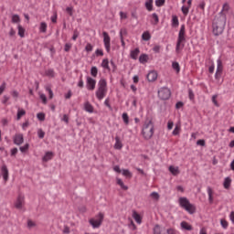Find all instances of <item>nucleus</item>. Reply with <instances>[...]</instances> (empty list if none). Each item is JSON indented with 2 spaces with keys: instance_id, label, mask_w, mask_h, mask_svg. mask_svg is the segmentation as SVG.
<instances>
[{
  "instance_id": "obj_1",
  "label": "nucleus",
  "mask_w": 234,
  "mask_h": 234,
  "mask_svg": "<svg viewBox=\"0 0 234 234\" xmlns=\"http://www.w3.org/2000/svg\"><path fill=\"white\" fill-rule=\"evenodd\" d=\"M212 32L214 36H220L226 28V16L220 13L218 16H216L212 23Z\"/></svg>"
},
{
  "instance_id": "obj_2",
  "label": "nucleus",
  "mask_w": 234,
  "mask_h": 234,
  "mask_svg": "<svg viewBox=\"0 0 234 234\" xmlns=\"http://www.w3.org/2000/svg\"><path fill=\"white\" fill-rule=\"evenodd\" d=\"M142 134L144 140H151L153 138V134H154V123H153L152 119H147L144 122L142 129Z\"/></svg>"
},
{
  "instance_id": "obj_3",
  "label": "nucleus",
  "mask_w": 234,
  "mask_h": 234,
  "mask_svg": "<svg viewBox=\"0 0 234 234\" xmlns=\"http://www.w3.org/2000/svg\"><path fill=\"white\" fill-rule=\"evenodd\" d=\"M186 47V25H182L178 33L177 42L176 46V54H180Z\"/></svg>"
},
{
  "instance_id": "obj_4",
  "label": "nucleus",
  "mask_w": 234,
  "mask_h": 234,
  "mask_svg": "<svg viewBox=\"0 0 234 234\" xmlns=\"http://www.w3.org/2000/svg\"><path fill=\"white\" fill-rule=\"evenodd\" d=\"M178 203L180 207L187 211V213H189L190 215H194V213H197V207L194 204H191L187 197H179Z\"/></svg>"
},
{
  "instance_id": "obj_5",
  "label": "nucleus",
  "mask_w": 234,
  "mask_h": 234,
  "mask_svg": "<svg viewBox=\"0 0 234 234\" xmlns=\"http://www.w3.org/2000/svg\"><path fill=\"white\" fill-rule=\"evenodd\" d=\"M99 87L96 90V98L99 101H101L105 98V96H107V80L105 79H101L99 81Z\"/></svg>"
},
{
  "instance_id": "obj_6",
  "label": "nucleus",
  "mask_w": 234,
  "mask_h": 234,
  "mask_svg": "<svg viewBox=\"0 0 234 234\" xmlns=\"http://www.w3.org/2000/svg\"><path fill=\"white\" fill-rule=\"evenodd\" d=\"M97 219L94 218H90L89 220L90 226H92V228L94 229L100 228V226H101V224L103 223V218H105V215L101 212H100L97 216H96Z\"/></svg>"
},
{
  "instance_id": "obj_7",
  "label": "nucleus",
  "mask_w": 234,
  "mask_h": 234,
  "mask_svg": "<svg viewBox=\"0 0 234 234\" xmlns=\"http://www.w3.org/2000/svg\"><path fill=\"white\" fill-rule=\"evenodd\" d=\"M158 98L163 101L169 100V98H171V90L165 87L161 88L158 90Z\"/></svg>"
},
{
  "instance_id": "obj_8",
  "label": "nucleus",
  "mask_w": 234,
  "mask_h": 234,
  "mask_svg": "<svg viewBox=\"0 0 234 234\" xmlns=\"http://www.w3.org/2000/svg\"><path fill=\"white\" fill-rule=\"evenodd\" d=\"M217 70H216V74H215V80H220V78H222V72L224 70V66L222 65V60L220 58H218L217 60Z\"/></svg>"
},
{
  "instance_id": "obj_9",
  "label": "nucleus",
  "mask_w": 234,
  "mask_h": 234,
  "mask_svg": "<svg viewBox=\"0 0 234 234\" xmlns=\"http://www.w3.org/2000/svg\"><path fill=\"white\" fill-rule=\"evenodd\" d=\"M102 36H103V43H104L105 49L109 53L111 52V37L109 36V33L105 31L102 32Z\"/></svg>"
},
{
  "instance_id": "obj_10",
  "label": "nucleus",
  "mask_w": 234,
  "mask_h": 234,
  "mask_svg": "<svg viewBox=\"0 0 234 234\" xmlns=\"http://www.w3.org/2000/svg\"><path fill=\"white\" fill-rule=\"evenodd\" d=\"M86 87L88 90H94V89H96V80L92 79L91 77H87Z\"/></svg>"
},
{
  "instance_id": "obj_11",
  "label": "nucleus",
  "mask_w": 234,
  "mask_h": 234,
  "mask_svg": "<svg viewBox=\"0 0 234 234\" xmlns=\"http://www.w3.org/2000/svg\"><path fill=\"white\" fill-rule=\"evenodd\" d=\"M13 142L15 145H21L23 142H25V137L23 136V133H16L13 137Z\"/></svg>"
},
{
  "instance_id": "obj_12",
  "label": "nucleus",
  "mask_w": 234,
  "mask_h": 234,
  "mask_svg": "<svg viewBox=\"0 0 234 234\" xmlns=\"http://www.w3.org/2000/svg\"><path fill=\"white\" fill-rule=\"evenodd\" d=\"M23 204H25V197L19 195L16 202L15 203V207L16 209H23Z\"/></svg>"
},
{
  "instance_id": "obj_13",
  "label": "nucleus",
  "mask_w": 234,
  "mask_h": 234,
  "mask_svg": "<svg viewBox=\"0 0 234 234\" xmlns=\"http://www.w3.org/2000/svg\"><path fill=\"white\" fill-rule=\"evenodd\" d=\"M148 81H156V80L158 79V73H156V71L153 70L150 71L147 76H146Z\"/></svg>"
},
{
  "instance_id": "obj_14",
  "label": "nucleus",
  "mask_w": 234,
  "mask_h": 234,
  "mask_svg": "<svg viewBox=\"0 0 234 234\" xmlns=\"http://www.w3.org/2000/svg\"><path fill=\"white\" fill-rule=\"evenodd\" d=\"M1 173L3 175V178L5 180V182L8 181V168L6 167V165H3L1 167Z\"/></svg>"
},
{
  "instance_id": "obj_15",
  "label": "nucleus",
  "mask_w": 234,
  "mask_h": 234,
  "mask_svg": "<svg viewBox=\"0 0 234 234\" xmlns=\"http://www.w3.org/2000/svg\"><path fill=\"white\" fill-rule=\"evenodd\" d=\"M149 61V55L143 53L139 57V62L142 63V65H145Z\"/></svg>"
},
{
  "instance_id": "obj_16",
  "label": "nucleus",
  "mask_w": 234,
  "mask_h": 234,
  "mask_svg": "<svg viewBox=\"0 0 234 234\" xmlns=\"http://www.w3.org/2000/svg\"><path fill=\"white\" fill-rule=\"evenodd\" d=\"M207 191L208 195V202L209 204H213V201H214L213 195L215 192L213 191V188H211V186H207Z\"/></svg>"
},
{
  "instance_id": "obj_17",
  "label": "nucleus",
  "mask_w": 234,
  "mask_h": 234,
  "mask_svg": "<svg viewBox=\"0 0 234 234\" xmlns=\"http://www.w3.org/2000/svg\"><path fill=\"white\" fill-rule=\"evenodd\" d=\"M139 55H140V48H136L135 49L131 51L130 58L132 59H138Z\"/></svg>"
},
{
  "instance_id": "obj_18",
  "label": "nucleus",
  "mask_w": 234,
  "mask_h": 234,
  "mask_svg": "<svg viewBox=\"0 0 234 234\" xmlns=\"http://www.w3.org/2000/svg\"><path fill=\"white\" fill-rule=\"evenodd\" d=\"M84 110L86 111V112H94V107L89 101L84 103Z\"/></svg>"
},
{
  "instance_id": "obj_19",
  "label": "nucleus",
  "mask_w": 234,
  "mask_h": 234,
  "mask_svg": "<svg viewBox=\"0 0 234 234\" xmlns=\"http://www.w3.org/2000/svg\"><path fill=\"white\" fill-rule=\"evenodd\" d=\"M52 158H54V153L47 152L43 156L42 160L43 162H48L49 160H52Z\"/></svg>"
},
{
  "instance_id": "obj_20",
  "label": "nucleus",
  "mask_w": 234,
  "mask_h": 234,
  "mask_svg": "<svg viewBox=\"0 0 234 234\" xmlns=\"http://www.w3.org/2000/svg\"><path fill=\"white\" fill-rule=\"evenodd\" d=\"M133 218H134L137 224H142V217L140 214H138V212H136V210H133Z\"/></svg>"
},
{
  "instance_id": "obj_21",
  "label": "nucleus",
  "mask_w": 234,
  "mask_h": 234,
  "mask_svg": "<svg viewBox=\"0 0 234 234\" xmlns=\"http://www.w3.org/2000/svg\"><path fill=\"white\" fill-rule=\"evenodd\" d=\"M123 147V144H122V141L120 140V136L115 137V144H114V149H122Z\"/></svg>"
},
{
  "instance_id": "obj_22",
  "label": "nucleus",
  "mask_w": 234,
  "mask_h": 234,
  "mask_svg": "<svg viewBox=\"0 0 234 234\" xmlns=\"http://www.w3.org/2000/svg\"><path fill=\"white\" fill-rule=\"evenodd\" d=\"M169 171L170 173H172V175H174V176H176L177 175H180V170L178 169L177 166H173V165H170L169 166Z\"/></svg>"
},
{
  "instance_id": "obj_23",
  "label": "nucleus",
  "mask_w": 234,
  "mask_h": 234,
  "mask_svg": "<svg viewBox=\"0 0 234 234\" xmlns=\"http://www.w3.org/2000/svg\"><path fill=\"white\" fill-rule=\"evenodd\" d=\"M181 228L182 229H186V231H191L193 229V227L189 225L186 221L181 222Z\"/></svg>"
},
{
  "instance_id": "obj_24",
  "label": "nucleus",
  "mask_w": 234,
  "mask_h": 234,
  "mask_svg": "<svg viewBox=\"0 0 234 234\" xmlns=\"http://www.w3.org/2000/svg\"><path fill=\"white\" fill-rule=\"evenodd\" d=\"M144 6L148 12H153V0H146Z\"/></svg>"
},
{
  "instance_id": "obj_25",
  "label": "nucleus",
  "mask_w": 234,
  "mask_h": 234,
  "mask_svg": "<svg viewBox=\"0 0 234 234\" xmlns=\"http://www.w3.org/2000/svg\"><path fill=\"white\" fill-rule=\"evenodd\" d=\"M101 66L102 69H106V70L111 71V67H109V58L102 59Z\"/></svg>"
},
{
  "instance_id": "obj_26",
  "label": "nucleus",
  "mask_w": 234,
  "mask_h": 234,
  "mask_svg": "<svg viewBox=\"0 0 234 234\" xmlns=\"http://www.w3.org/2000/svg\"><path fill=\"white\" fill-rule=\"evenodd\" d=\"M172 69L176 72V74H180V64L176 61L172 63Z\"/></svg>"
},
{
  "instance_id": "obj_27",
  "label": "nucleus",
  "mask_w": 234,
  "mask_h": 234,
  "mask_svg": "<svg viewBox=\"0 0 234 234\" xmlns=\"http://www.w3.org/2000/svg\"><path fill=\"white\" fill-rule=\"evenodd\" d=\"M117 184L120 186L121 189H123V191H127V189H129V186H125L121 178H117Z\"/></svg>"
},
{
  "instance_id": "obj_28",
  "label": "nucleus",
  "mask_w": 234,
  "mask_h": 234,
  "mask_svg": "<svg viewBox=\"0 0 234 234\" xmlns=\"http://www.w3.org/2000/svg\"><path fill=\"white\" fill-rule=\"evenodd\" d=\"M223 186L225 189H229L231 186V178L230 177H226L223 183Z\"/></svg>"
},
{
  "instance_id": "obj_29",
  "label": "nucleus",
  "mask_w": 234,
  "mask_h": 234,
  "mask_svg": "<svg viewBox=\"0 0 234 234\" xmlns=\"http://www.w3.org/2000/svg\"><path fill=\"white\" fill-rule=\"evenodd\" d=\"M143 41H149L151 39V33L149 31L144 32L142 35Z\"/></svg>"
},
{
  "instance_id": "obj_30",
  "label": "nucleus",
  "mask_w": 234,
  "mask_h": 234,
  "mask_svg": "<svg viewBox=\"0 0 234 234\" xmlns=\"http://www.w3.org/2000/svg\"><path fill=\"white\" fill-rule=\"evenodd\" d=\"M27 114V112L24 109H18L17 114H16V120H19L20 118H23Z\"/></svg>"
},
{
  "instance_id": "obj_31",
  "label": "nucleus",
  "mask_w": 234,
  "mask_h": 234,
  "mask_svg": "<svg viewBox=\"0 0 234 234\" xmlns=\"http://www.w3.org/2000/svg\"><path fill=\"white\" fill-rule=\"evenodd\" d=\"M153 234H162V227L155 225L153 229Z\"/></svg>"
},
{
  "instance_id": "obj_32",
  "label": "nucleus",
  "mask_w": 234,
  "mask_h": 234,
  "mask_svg": "<svg viewBox=\"0 0 234 234\" xmlns=\"http://www.w3.org/2000/svg\"><path fill=\"white\" fill-rule=\"evenodd\" d=\"M47 27L48 26L45 22H41L39 27V32H41L42 34H45L47 32Z\"/></svg>"
},
{
  "instance_id": "obj_33",
  "label": "nucleus",
  "mask_w": 234,
  "mask_h": 234,
  "mask_svg": "<svg viewBox=\"0 0 234 234\" xmlns=\"http://www.w3.org/2000/svg\"><path fill=\"white\" fill-rule=\"evenodd\" d=\"M90 74L93 78L98 77V68L96 66L91 67L90 69Z\"/></svg>"
},
{
  "instance_id": "obj_34",
  "label": "nucleus",
  "mask_w": 234,
  "mask_h": 234,
  "mask_svg": "<svg viewBox=\"0 0 234 234\" xmlns=\"http://www.w3.org/2000/svg\"><path fill=\"white\" fill-rule=\"evenodd\" d=\"M178 25H179L178 16H172V27H178Z\"/></svg>"
},
{
  "instance_id": "obj_35",
  "label": "nucleus",
  "mask_w": 234,
  "mask_h": 234,
  "mask_svg": "<svg viewBox=\"0 0 234 234\" xmlns=\"http://www.w3.org/2000/svg\"><path fill=\"white\" fill-rule=\"evenodd\" d=\"M122 175H123V176H126V178H132L133 177V174L128 169H123L122 170Z\"/></svg>"
},
{
  "instance_id": "obj_36",
  "label": "nucleus",
  "mask_w": 234,
  "mask_h": 234,
  "mask_svg": "<svg viewBox=\"0 0 234 234\" xmlns=\"http://www.w3.org/2000/svg\"><path fill=\"white\" fill-rule=\"evenodd\" d=\"M18 36L21 37H25V29L21 27V25H18Z\"/></svg>"
},
{
  "instance_id": "obj_37",
  "label": "nucleus",
  "mask_w": 234,
  "mask_h": 234,
  "mask_svg": "<svg viewBox=\"0 0 234 234\" xmlns=\"http://www.w3.org/2000/svg\"><path fill=\"white\" fill-rule=\"evenodd\" d=\"M46 76H48V78H54L56 73L54 72V69H48L46 70Z\"/></svg>"
},
{
  "instance_id": "obj_38",
  "label": "nucleus",
  "mask_w": 234,
  "mask_h": 234,
  "mask_svg": "<svg viewBox=\"0 0 234 234\" xmlns=\"http://www.w3.org/2000/svg\"><path fill=\"white\" fill-rule=\"evenodd\" d=\"M150 197L154 199V200H160V194H158L157 192H152L150 194Z\"/></svg>"
},
{
  "instance_id": "obj_39",
  "label": "nucleus",
  "mask_w": 234,
  "mask_h": 234,
  "mask_svg": "<svg viewBox=\"0 0 234 234\" xmlns=\"http://www.w3.org/2000/svg\"><path fill=\"white\" fill-rule=\"evenodd\" d=\"M122 120L125 125H129V115L127 112L122 113Z\"/></svg>"
},
{
  "instance_id": "obj_40",
  "label": "nucleus",
  "mask_w": 234,
  "mask_h": 234,
  "mask_svg": "<svg viewBox=\"0 0 234 234\" xmlns=\"http://www.w3.org/2000/svg\"><path fill=\"white\" fill-rule=\"evenodd\" d=\"M29 148H30V144H26L24 146L19 147L21 153H27V151H28Z\"/></svg>"
},
{
  "instance_id": "obj_41",
  "label": "nucleus",
  "mask_w": 234,
  "mask_h": 234,
  "mask_svg": "<svg viewBox=\"0 0 234 234\" xmlns=\"http://www.w3.org/2000/svg\"><path fill=\"white\" fill-rule=\"evenodd\" d=\"M20 21H21V18L19 17V15H13L12 23H19Z\"/></svg>"
},
{
  "instance_id": "obj_42",
  "label": "nucleus",
  "mask_w": 234,
  "mask_h": 234,
  "mask_svg": "<svg viewBox=\"0 0 234 234\" xmlns=\"http://www.w3.org/2000/svg\"><path fill=\"white\" fill-rule=\"evenodd\" d=\"M46 90L48 92L49 100H52L54 98V92L52 91V89L50 87H46Z\"/></svg>"
},
{
  "instance_id": "obj_43",
  "label": "nucleus",
  "mask_w": 234,
  "mask_h": 234,
  "mask_svg": "<svg viewBox=\"0 0 234 234\" xmlns=\"http://www.w3.org/2000/svg\"><path fill=\"white\" fill-rule=\"evenodd\" d=\"M37 120H39V122H45V113L44 112L37 113Z\"/></svg>"
},
{
  "instance_id": "obj_44",
  "label": "nucleus",
  "mask_w": 234,
  "mask_h": 234,
  "mask_svg": "<svg viewBox=\"0 0 234 234\" xmlns=\"http://www.w3.org/2000/svg\"><path fill=\"white\" fill-rule=\"evenodd\" d=\"M66 12L72 17L74 16V7H67Z\"/></svg>"
},
{
  "instance_id": "obj_45",
  "label": "nucleus",
  "mask_w": 234,
  "mask_h": 234,
  "mask_svg": "<svg viewBox=\"0 0 234 234\" xmlns=\"http://www.w3.org/2000/svg\"><path fill=\"white\" fill-rule=\"evenodd\" d=\"M70 48H72V44L66 43L65 46H64V51L65 52H70Z\"/></svg>"
},
{
  "instance_id": "obj_46",
  "label": "nucleus",
  "mask_w": 234,
  "mask_h": 234,
  "mask_svg": "<svg viewBox=\"0 0 234 234\" xmlns=\"http://www.w3.org/2000/svg\"><path fill=\"white\" fill-rule=\"evenodd\" d=\"M188 98L189 100H191V101H193V100H195V93L193 92V90L188 89Z\"/></svg>"
},
{
  "instance_id": "obj_47",
  "label": "nucleus",
  "mask_w": 234,
  "mask_h": 234,
  "mask_svg": "<svg viewBox=\"0 0 234 234\" xmlns=\"http://www.w3.org/2000/svg\"><path fill=\"white\" fill-rule=\"evenodd\" d=\"M181 10H182V13L184 14V16H187V14H189V7L188 6L183 5Z\"/></svg>"
},
{
  "instance_id": "obj_48",
  "label": "nucleus",
  "mask_w": 234,
  "mask_h": 234,
  "mask_svg": "<svg viewBox=\"0 0 234 234\" xmlns=\"http://www.w3.org/2000/svg\"><path fill=\"white\" fill-rule=\"evenodd\" d=\"M152 17L154 20V25H158V23L160 21L159 18H158V15L156 13H154V14H152Z\"/></svg>"
},
{
  "instance_id": "obj_49",
  "label": "nucleus",
  "mask_w": 234,
  "mask_h": 234,
  "mask_svg": "<svg viewBox=\"0 0 234 234\" xmlns=\"http://www.w3.org/2000/svg\"><path fill=\"white\" fill-rule=\"evenodd\" d=\"M92 48H94V47L90 43H88L85 47L86 52H92Z\"/></svg>"
},
{
  "instance_id": "obj_50",
  "label": "nucleus",
  "mask_w": 234,
  "mask_h": 234,
  "mask_svg": "<svg viewBox=\"0 0 234 234\" xmlns=\"http://www.w3.org/2000/svg\"><path fill=\"white\" fill-rule=\"evenodd\" d=\"M111 100L109 98H107L105 101H104V105L106 107H108V109H110V111H112V106H111V103H110Z\"/></svg>"
},
{
  "instance_id": "obj_51",
  "label": "nucleus",
  "mask_w": 234,
  "mask_h": 234,
  "mask_svg": "<svg viewBox=\"0 0 234 234\" xmlns=\"http://www.w3.org/2000/svg\"><path fill=\"white\" fill-rule=\"evenodd\" d=\"M220 224L224 229H228L229 223L227 222L226 219H221Z\"/></svg>"
},
{
  "instance_id": "obj_52",
  "label": "nucleus",
  "mask_w": 234,
  "mask_h": 234,
  "mask_svg": "<svg viewBox=\"0 0 234 234\" xmlns=\"http://www.w3.org/2000/svg\"><path fill=\"white\" fill-rule=\"evenodd\" d=\"M79 37H80V32H78V29H75L73 31V36H72L73 41H76V39H78Z\"/></svg>"
},
{
  "instance_id": "obj_53",
  "label": "nucleus",
  "mask_w": 234,
  "mask_h": 234,
  "mask_svg": "<svg viewBox=\"0 0 234 234\" xmlns=\"http://www.w3.org/2000/svg\"><path fill=\"white\" fill-rule=\"evenodd\" d=\"M83 75H81L80 77V80H79V82H78V87H80V89H83V87H84V82H83Z\"/></svg>"
},
{
  "instance_id": "obj_54",
  "label": "nucleus",
  "mask_w": 234,
  "mask_h": 234,
  "mask_svg": "<svg viewBox=\"0 0 234 234\" xmlns=\"http://www.w3.org/2000/svg\"><path fill=\"white\" fill-rule=\"evenodd\" d=\"M37 136L38 138H40V140H43V138H45V133L41 129H39L37 131Z\"/></svg>"
},
{
  "instance_id": "obj_55",
  "label": "nucleus",
  "mask_w": 234,
  "mask_h": 234,
  "mask_svg": "<svg viewBox=\"0 0 234 234\" xmlns=\"http://www.w3.org/2000/svg\"><path fill=\"white\" fill-rule=\"evenodd\" d=\"M156 6H164L165 5V0H155Z\"/></svg>"
},
{
  "instance_id": "obj_56",
  "label": "nucleus",
  "mask_w": 234,
  "mask_h": 234,
  "mask_svg": "<svg viewBox=\"0 0 234 234\" xmlns=\"http://www.w3.org/2000/svg\"><path fill=\"white\" fill-rule=\"evenodd\" d=\"M27 228H29V229L36 228V223L34 221H32V219H28L27 220Z\"/></svg>"
},
{
  "instance_id": "obj_57",
  "label": "nucleus",
  "mask_w": 234,
  "mask_h": 234,
  "mask_svg": "<svg viewBox=\"0 0 234 234\" xmlns=\"http://www.w3.org/2000/svg\"><path fill=\"white\" fill-rule=\"evenodd\" d=\"M39 98L40 100H42V103H44V105H47V95L41 93Z\"/></svg>"
},
{
  "instance_id": "obj_58",
  "label": "nucleus",
  "mask_w": 234,
  "mask_h": 234,
  "mask_svg": "<svg viewBox=\"0 0 234 234\" xmlns=\"http://www.w3.org/2000/svg\"><path fill=\"white\" fill-rule=\"evenodd\" d=\"M222 12H229V4L225 3L222 7Z\"/></svg>"
},
{
  "instance_id": "obj_59",
  "label": "nucleus",
  "mask_w": 234,
  "mask_h": 234,
  "mask_svg": "<svg viewBox=\"0 0 234 234\" xmlns=\"http://www.w3.org/2000/svg\"><path fill=\"white\" fill-rule=\"evenodd\" d=\"M6 89V82H3L2 85L0 86V96L5 92V90Z\"/></svg>"
},
{
  "instance_id": "obj_60",
  "label": "nucleus",
  "mask_w": 234,
  "mask_h": 234,
  "mask_svg": "<svg viewBox=\"0 0 234 234\" xmlns=\"http://www.w3.org/2000/svg\"><path fill=\"white\" fill-rule=\"evenodd\" d=\"M218 95H213V96H212V102L214 103V105H215L216 107H219L218 101H217V98H218Z\"/></svg>"
},
{
  "instance_id": "obj_61",
  "label": "nucleus",
  "mask_w": 234,
  "mask_h": 234,
  "mask_svg": "<svg viewBox=\"0 0 234 234\" xmlns=\"http://www.w3.org/2000/svg\"><path fill=\"white\" fill-rule=\"evenodd\" d=\"M123 36H127V29L125 28L120 30V38L123 37Z\"/></svg>"
},
{
  "instance_id": "obj_62",
  "label": "nucleus",
  "mask_w": 234,
  "mask_h": 234,
  "mask_svg": "<svg viewBox=\"0 0 234 234\" xmlns=\"http://www.w3.org/2000/svg\"><path fill=\"white\" fill-rule=\"evenodd\" d=\"M172 133L174 134V136H177V134H180V127L176 126Z\"/></svg>"
},
{
  "instance_id": "obj_63",
  "label": "nucleus",
  "mask_w": 234,
  "mask_h": 234,
  "mask_svg": "<svg viewBox=\"0 0 234 234\" xmlns=\"http://www.w3.org/2000/svg\"><path fill=\"white\" fill-rule=\"evenodd\" d=\"M61 121L65 122V123H69V115L64 114Z\"/></svg>"
},
{
  "instance_id": "obj_64",
  "label": "nucleus",
  "mask_w": 234,
  "mask_h": 234,
  "mask_svg": "<svg viewBox=\"0 0 234 234\" xmlns=\"http://www.w3.org/2000/svg\"><path fill=\"white\" fill-rule=\"evenodd\" d=\"M17 154V148L11 149V156H16Z\"/></svg>"
}]
</instances>
